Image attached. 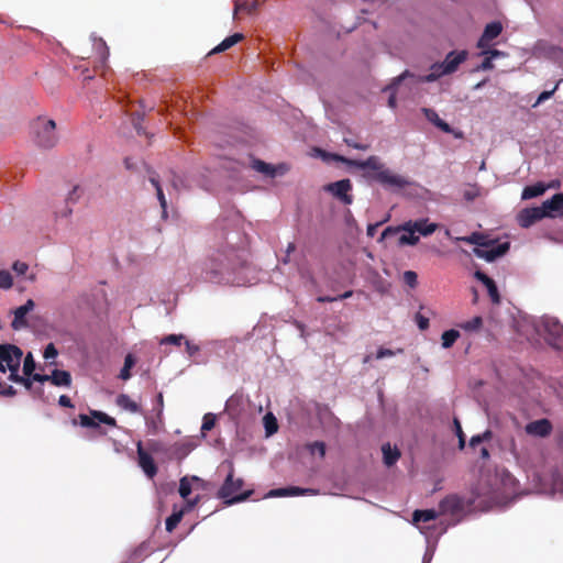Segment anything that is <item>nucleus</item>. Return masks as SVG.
<instances>
[{
	"label": "nucleus",
	"mask_w": 563,
	"mask_h": 563,
	"mask_svg": "<svg viewBox=\"0 0 563 563\" xmlns=\"http://www.w3.org/2000/svg\"><path fill=\"white\" fill-rule=\"evenodd\" d=\"M264 427L267 435H272L277 432L278 424L276 418L269 412L266 413L263 418Z\"/></svg>",
	"instance_id": "nucleus-38"
},
{
	"label": "nucleus",
	"mask_w": 563,
	"mask_h": 563,
	"mask_svg": "<svg viewBox=\"0 0 563 563\" xmlns=\"http://www.w3.org/2000/svg\"><path fill=\"white\" fill-rule=\"evenodd\" d=\"M32 379L33 382H38V383H44V382H47L51 378V375H45V374H37V373H32Z\"/></svg>",
	"instance_id": "nucleus-63"
},
{
	"label": "nucleus",
	"mask_w": 563,
	"mask_h": 563,
	"mask_svg": "<svg viewBox=\"0 0 563 563\" xmlns=\"http://www.w3.org/2000/svg\"><path fill=\"white\" fill-rule=\"evenodd\" d=\"M552 431V424L548 419H540L529 422L526 426V432L537 437H548Z\"/></svg>",
	"instance_id": "nucleus-17"
},
{
	"label": "nucleus",
	"mask_w": 563,
	"mask_h": 563,
	"mask_svg": "<svg viewBox=\"0 0 563 563\" xmlns=\"http://www.w3.org/2000/svg\"><path fill=\"white\" fill-rule=\"evenodd\" d=\"M415 320L420 330L424 331L429 328V319L421 313L418 312L415 317Z\"/></svg>",
	"instance_id": "nucleus-51"
},
{
	"label": "nucleus",
	"mask_w": 563,
	"mask_h": 563,
	"mask_svg": "<svg viewBox=\"0 0 563 563\" xmlns=\"http://www.w3.org/2000/svg\"><path fill=\"white\" fill-rule=\"evenodd\" d=\"M490 246L492 247L488 250L475 247L473 250V252L477 257L484 258L487 262H493L496 258L505 255L508 252L510 245L508 242H504V243H499L497 245H494V246L490 245Z\"/></svg>",
	"instance_id": "nucleus-11"
},
{
	"label": "nucleus",
	"mask_w": 563,
	"mask_h": 563,
	"mask_svg": "<svg viewBox=\"0 0 563 563\" xmlns=\"http://www.w3.org/2000/svg\"><path fill=\"white\" fill-rule=\"evenodd\" d=\"M49 378L55 386H69L71 383L69 372L62 369H54Z\"/></svg>",
	"instance_id": "nucleus-29"
},
{
	"label": "nucleus",
	"mask_w": 563,
	"mask_h": 563,
	"mask_svg": "<svg viewBox=\"0 0 563 563\" xmlns=\"http://www.w3.org/2000/svg\"><path fill=\"white\" fill-rule=\"evenodd\" d=\"M483 325V318L479 316L474 317L473 319L461 324V328L465 331H476L481 329Z\"/></svg>",
	"instance_id": "nucleus-41"
},
{
	"label": "nucleus",
	"mask_w": 563,
	"mask_h": 563,
	"mask_svg": "<svg viewBox=\"0 0 563 563\" xmlns=\"http://www.w3.org/2000/svg\"><path fill=\"white\" fill-rule=\"evenodd\" d=\"M456 241H463L468 244H474L481 247H489L494 241H488L486 236L479 232H474L468 236L456 238Z\"/></svg>",
	"instance_id": "nucleus-26"
},
{
	"label": "nucleus",
	"mask_w": 563,
	"mask_h": 563,
	"mask_svg": "<svg viewBox=\"0 0 563 563\" xmlns=\"http://www.w3.org/2000/svg\"><path fill=\"white\" fill-rule=\"evenodd\" d=\"M393 355H394V352L391 350L380 347L376 353V358L380 360L386 356H393Z\"/></svg>",
	"instance_id": "nucleus-62"
},
{
	"label": "nucleus",
	"mask_w": 563,
	"mask_h": 563,
	"mask_svg": "<svg viewBox=\"0 0 563 563\" xmlns=\"http://www.w3.org/2000/svg\"><path fill=\"white\" fill-rule=\"evenodd\" d=\"M90 416L79 415L80 424L85 428H98L99 423H104L110 427H117V420L113 417H110L106 412L91 410Z\"/></svg>",
	"instance_id": "nucleus-8"
},
{
	"label": "nucleus",
	"mask_w": 563,
	"mask_h": 563,
	"mask_svg": "<svg viewBox=\"0 0 563 563\" xmlns=\"http://www.w3.org/2000/svg\"><path fill=\"white\" fill-rule=\"evenodd\" d=\"M34 369H35V362H34L33 355L31 353H29L24 358L23 373L25 376H31L32 373L34 372Z\"/></svg>",
	"instance_id": "nucleus-45"
},
{
	"label": "nucleus",
	"mask_w": 563,
	"mask_h": 563,
	"mask_svg": "<svg viewBox=\"0 0 563 563\" xmlns=\"http://www.w3.org/2000/svg\"><path fill=\"white\" fill-rule=\"evenodd\" d=\"M32 132L34 134L35 143L43 148H52L57 143L56 123L54 120H48L38 117L32 122Z\"/></svg>",
	"instance_id": "nucleus-3"
},
{
	"label": "nucleus",
	"mask_w": 563,
	"mask_h": 563,
	"mask_svg": "<svg viewBox=\"0 0 563 563\" xmlns=\"http://www.w3.org/2000/svg\"><path fill=\"white\" fill-rule=\"evenodd\" d=\"M163 408H164V397H163V394L159 393L156 398V408H155L156 413H157V419L159 420V422H162Z\"/></svg>",
	"instance_id": "nucleus-55"
},
{
	"label": "nucleus",
	"mask_w": 563,
	"mask_h": 563,
	"mask_svg": "<svg viewBox=\"0 0 563 563\" xmlns=\"http://www.w3.org/2000/svg\"><path fill=\"white\" fill-rule=\"evenodd\" d=\"M233 473V467H231V471L225 477L223 485L218 492V497L224 499L225 504L228 505L244 501L253 494V490L240 492L244 484L243 479L234 478Z\"/></svg>",
	"instance_id": "nucleus-2"
},
{
	"label": "nucleus",
	"mask_w": 563,
	"mask_h": 563,
	"mask_svg": "<svg viewBox=\"0 0 563 563\" xmlns=\"http://www.w3.org/2000/svg\"><path fill=\"white\" fill-rule=\"evenodd\" d=\"M184 515H185L184 509H179V510L174 509L173 514L166 519V522H165L166 531L173 532L176 529V527L179 525V522L181 521Z\"/></svg>",
	"instance_id": "nucleus-34"
},
{
	"label": "nucleus",
	"mask_w": 563,
	"mask_h": 563,
	"mask_svg": "<svg viewBox=\"0 0 563 563\" xmlns=\"http://www.w3.org/2000/svg\"><path fill=\"white\" fill-rule=\"evenodd\" d=\"M162 424H163V421L159 422V420L157 419V416L155 418H151V419L146 418V426H147L150 432L153 434H156L159 431Z\"/></svg>",
	"instance_id": "nucleus-49"
},
{
	"label": "nucleus",
	"mask_w": 563,
	"mask_h": 563,
	"mask_svg": "<svg viewBox=\"0 0 563 563\" xmlns=\"http://www.w3.org/2000/svg\"><path fill=\"white\" fill-rule=\"evenodd\" d=\"M0 395L12 397L16 395V390L11 385L0 382Z\"/></svg>",
	"instance_id": "nucleus-54"
},
{
	"label": "nucleus",
	"mask_w": 563,
	"mask_h": 563,
	"mask_svg": "<svg viewBox=\"0 0 563 563\" xmlns=\"http://www.w3.org/2000/svg\"><path fill=\"white\" fill-rule=\"evenodd\" d=\"M541 208L544 209L545 217H553L554 212H560L563 209V194H555L552 198L543 201Z\"/></svg>",
	"instance_id": "nucleus-20"
},
{
	"label": "nucleus",
	"mask_w": 563,
	"mask_h": 563,
	"mask_svg": "<svg viewBox=\"0 0 563 563\" xmlns=\"http://www.w3.org/2000/svg\"><path fill=\"white\" fill-rule=\"evenodd\" d=\"M369 176L385 187L404 188L409 185V181L405 177L393 174L386 168H383V170H378L375 174H371Z\"/></svg>",
	"instance_id": "nucleus-7"
},
{
	"label": "nucleus",
	"mask_w": 563,
	"mask_h": 563,
	"mask_svg": "<svg viewBox=\"0 0 563 563\" xmlns=\"http://www.w3.org/2000/svg\"><path fill=\"white\" fill-rule=\"evenodd\" d=\"M349 164L363 170L369 169L373 172V174L377 173L378 170H383L384 168L383 164L379 162V158L376 156H369L365 161H349Z\"/></svg>",
	"instance_id": "nucleus-22"
},
{
	"label": "nucleus",
	"mask_w": 563,
	"mask_h": 563,
	"mask_svg": "<svg viewBox=\"0 0 563 563\" xmlns=\"http://www.w3.org/2000/svg\"><path fill=\"white\" fill-rule=\"evenodd\" d=\"M23 352L14 344H0V372L15 374L20 369Z\"/></svg>",
	"instance_id": "nucleus-4"
},
{
	"label": "nucleus",
	"mask_w": 563,
	"mask_h": 563,
	"mask_svg": "<svg viewBox=\"0 0 563 563\" xmlns=\"http://www.w3.org/2000/svg\"><path fill=\"white\" fill-rule=\"evenodd\" d=\"M401 231L405 233L399 236V245L418 244L419 235H417L416 230H413L412 228H407V221L397 227H387L382 233V239H385L388 235H393Z\"/></svg>",
	"instance_id": "nucleus-6"
},
{
	"label": "nucleus",
	"mask_w": 563,
	"mask_h": 563,
	"mask_svg": "<svg viewBox=\"0 0 563 563\" xmlns=\"http://www.w3.org/2000/svg\"><path fill=\"white\" fill-rule=\"evenodd\" d=\"M430 70H431L430 74H428L426 76H421L419 78V81H421V82H432V81L438 80L440 77H442L444 75H449L448 73H442V70H444L443 62L442 63H434L430 67Z\"/></svg>",
	"instance_id": "nucleus-28"
},
{
	"label": "nucleus",
	"mask_w": 563,
	"mask_h": 563,
	"mask_svg": "<svg viewBox=\"0 0 563 563\" xmlns=\"http://www.w3.org/2000/svg\"><path fill=\"white\" fill-rule=\"evenodd\" d=\"M474 276L477 280H479L481 283H483L485 285L493 303H499L500 295H499V291H498V288H497L495 282L481 271H476Z\"/></svg>",
	"instance_id": "nucleus-19"
},
{
	"label": "nucleus",
	"mask_w": 563,
	"mask_h": 563,
	"mask_svg": "<svg viewBox=\"0 0 563 563\" xmlns=\"http://www.w3.org/2000/svg\"><path fill=\"white\" fill-rule=\"evenodd\" d=\"M542 327L545 332V341L554 349L563 345V323L555 317H543Z\"/></svg>",
	"instance_id": "nucleus-5"
},
{
	"label": "nucleus",
	"mask_w": 563,
	"mask_h": 563,
	"mask_svg": "<svg viewBox=\"0 0 563 563\" xmlns=\"http://www.w3.org/2000/svg\"><path fill=\"white\" fill-rule=\"evenodd\" d=\"M318 490L313 488H300L296 486H290L286 488H276L272 489L267 496L268 497H286V496H301V495H317Z\"/></svg>",
	"instance_id": "nucleus-16"
},
{
	"label": "nucleus",
	"mask_w": 563,
	"mask_h": 563,
	"mask_svg": "<svg viewBox=\"0 0 563 563\" xmlns=\"http://www.w3.org/2000/svg\"><path fill=\"white\" fill-rule=\"evenodd\" d=\"M501 31L503 25L500 22L488 23L485 26L481 38L478 40L477 47L482 49L487 48L489 43L500 35Z\"/></svg>",
	"instance_id": "nucleus-15"
},
{
	"label": "nucleus",
	"mask_w": 563,
	"mask_h": 563,
	"mask_svg": "<svg viewBox=\"0 0 563 563\" xmlns=\"http://www.w3.org/2000/svg\"><path fill=\"white\" fill-rule=\"evenodd\" d=\"M58 404L62 406V407H67V408H73L74 405L71 402V399L66 396V395H62L58 399Z\"/></svg>",
	"instance_id": "nucleus-60"
},
{
	"label": "nucleus",
	"mask_w": 563,
	"mask_h": 563,
	"mask_svg": "<svg viewBox=\"0 0 563 563\" xmlns=\"http://www.w3.org/2000/svg\"><path fill=\"white\" fill-rule=\"evenodd\" d=\"M439 507L442 514L449 512L454 515L462 510L463 505L457 496L451 495L441 500Z\"/></svg>",
	"instance_id": "nucleus-21"
},
{
	"label": "nucleus",
	"mask_w": 563,
	"mask_h": 563,
	"mask_svg": "<svg viewBox=\"0 0 563 563\" xmlns=\"http://www.w3.org/2000/svg\"><path fill=\"white\" fill-rule=\"evenodd\" d=\"M241 253L243 251L231 247L229 251H223L217 257L211 258L206 269V279L210 283L221 284L224 271H233L243 263Z\"/></svg>",
	"instance_id": "nucleus-1"
},
{
	"label": "nucleus",
	"mask_w": 563,
	"mask_h": 563,
	"mask_svg": "<svg viewBox=\"0 0 563 563\" xmlns=\"http://www.w3.org/2000/svg\"><path fill=\"white\" fill-rule=\"evenodd\" d=\"M409 76H411V74L408 70H406L404 74L394 79L391 85L387 87V90H394L395 87H397L400 84V81H402L405 78Z\"/></svg>",
	"instance_id": "nucleus-57"
},
{
	"label": "nucleus",
	"mask_w": 563,
	"mask_h": 563,
	"mask_svg": "<svg viewBox=\"0 0 563 563\" xmlns=\"http://www.w3.org/2000/svg\"><path fill=\"white\" fill-rule=\"evenodd\" d=\"M479 68L483 70L493 69L494 68L493 58H490L488 55H486L484 60L482 62Z\"/></svg>",
	"instance_id": "nucleus-59"
},
{
	"label": "nucleus",
	"mask_w": 563,
	"mask_h": 563,
	"mask_svg": "<svg viewBox=\"0 0 563 563\" xmlns=\"http://www.w3.org/2000/svg\"><path fill=\"white\" fill-rule=\"evenodd\" d=\"M483 54L484 55H488L490 58H496V57H500V56H505V53L504 52H500L498 49H483Z\"/></svg>",
	"instance_id": "nucleus-61"
},
{
	"label": "nucleus",
	"mask_w": 563,
	"mask_h": 563,
	"mask_svg": "<svg viewBox=\"0 0 563 563\" xmlns=\"http://www.w3.org/2000/svg\"><path fill=\"white\" fill-rule=\"evenodd\" d=\"M438 512L434 509L415 510L412 515L413 522H429L438 518Z\"/></svg>",
	"instance_id": "nucleus-32"
},
{
	"label": "nucleus",
	"mask_w": 563,
	"mask_h": 563,
	"mask_svg": "<svg viewBox=\"0 0 563 563\" xmlns=\"http://www.w3.org/2000/svg\"><path fill=\"white\" fill-rule=\"evenodd\" d=\"M57 354H58V352H57L55 345L53 343H49L46 345L43 356L45 360H51V358H55L57 356Z\"/></svg>",
	"instance_id": "nucleus-53"
},
{
	"label": "nucleus",
	"mask_w": 563,
	"mask_h": 563,
	"mask_svg": "<svg viewBox=\"0 0 563 563\" xmlns=\"http://www.w3.org/2000/svg\"><path fill=\"white\" fill-rule=\"evenodd\" d=\"M13 285L12 275L8 271H0V288L10 289Z\"/></svg>",
	"instance_id": "nucleus-43"
},
{
	"label": "nucleus",
	"mask_w": 563,
	"mask_h": 563,
	"mask_svg": "<svg viewBox=\"0 0 563 563\" xmlns=\"http://www.w3.org/2000/svg\"><path fill=\"white\" fill-rule=\"evenodd\" d=\"M558 87H559V84H556L552 90H547V91L541 92L537 99V102L534 103V107L540 104L541 102L550 99L553 96L554 91L558 89Z\"/></svg>",
	"instance_id": "nucleus-52"
},
{
	"label": "nucleus",
	"mask_w": 563,
	"mask_h": 563,
	"mask_svg": "<svg viewBox=\"0 0 563 563\" xmlns=\"http://www.w3.org/2000/svg\"><path fill=\"white\" fill-rule=\"evenodd\" d=\"M260 7V2L256 0V1H253V2H236L235 5H234V12H233V18L235 19L238 13L243 11L247 14H253L257 11Z\"/></svg>",
	"instance_id": "nucleus-33"
},
{
	"label": "nucleus",
	"mask_w": 563,
	"mask_h": 563,
	"mask_svg": "<svg viewBox=\"0 0 563 563\" xmlns=\"http://www.w3.org/2000/svg\"><path fill=\"white\" fill-rule=\"evenodd\" d=\"M422 112L424 113L426 118L441 131L445 133L452 132L450 124L443 121L433 109L423 108Z\"/></svg>",
	"instance_id": "nucleus-25"
},
{
	"label": "nucleus",
	"mask_w": 563,
	"mask_h": 563,
	"mask_svg": "<svg viewBox=\"0 0 563 563\" xmlns=\"http://www.w3.org/2000/svg\"><path fill=\"white\" fill-rule=\"evenodd\" d=\"M407 228H412L413 230H416L417 233H419L422 236H429L437 231L438 224L430 222L429 219L424 218L407 221Z\"/></svg>",
	"instance_id": "nucleus-18"
},
{
	"label": "nucleus",
	"mask_w": 563,
	"mask_h": 563,
	"mask_svg": "<svg viewBox=\"0 0 563 563\" xmlns=\"http://www.w3.org/2000/svg\"><path fill=\"white\" fill-rule=\"evenodd\" d=\"M468 53L467 51H452L443 60L444 70L442 73L453 74L457 70L459 66L467 59Z\"/></svg>",
	"instance_id": "nucleus-13"
},
{
	"label": "nucleus",
	"mask_w": 563,
	"mask_h": 563,
	"mask_svg": "<svg viewBox=\"0 0 563 563\" xmlns=\"http://www.w3.org/2000/svg\"><path fill=\"white\" fill-rule=\"evenodd\" d=\"M135 360L132 354H128L124 358V365L120 371L119 377L123 380H128L131 377V368L134 366Z\"/></svg>",
	"instance_id": "nucleus-37"
},
{
	"label": "nucleus",
	"mask_w": 563,
	"mask_h": 563,
	"mask_svg": "<svg viewBox=\"0 0 563 563\" xmlns=\"http://www.w3.org/2000/svg\"><path fill=\"white\" fill-rule=\"evenodd\" d=\"M9 379L13 383L22 384L27 390H31L33 385L32 376H21L19 372L13 375H9Z\"/></svg>",
	"instance_id": "nucleus-40"
},
{
	"label": "nucleus",
	"mask_w": 563,
	"mask_h": 563,
	"mask_svg": "<svg viewBox=\"0 0 563 563\" xmlns=\"http://www.w3.org/2000/svg\"><path fill=\"white\" fill-rule=\"evenodd\" d=\"M252 166L256 172L266 176L274 177L276 175V168L261 159H254Z\"/></svg>",
	"instance_id": "nucleus-35"
},
{
	"label": "nucleus",
	"mask_w": 563,
	"mask_h": 563,
	"mask_svg": "<svg viewBox=\"0 0 563 563\" xmlns=\"http://www.w3.org/2000/svg\"><path fill=\"white\" fill-rule=\"evenodd\" d=\"M382 451L384 463L387 466H393L400 457V451L396 446L391 448L389 443L384 444Z\"/></svg>",
	"instance_id": "nucleus-27"
},
{
	"label": "nucleus",
	"mask_w": 563,
	"mask_h": 563,
	"mask_svg": "<svg viewBox=\"0 0 563 563\" xmlns=\"http://www.w3.org/2000/svg\"><path fill=\"white\" fill-rule=\"evenodd\" d=\"M459 338H460V332L457 330L451 329V330L444 331L441 336L442 346L444 349H450Z\"/></svg>",
	"instance_id": "nucleus-36"
},
{
	"label": "nucleus",
	"mask_w": 563,
	"mask_h": 563,
	"mask_svg": "<svg viewBox=\"0 0 563 563\" xmlns=\"http://www.w3.org/2000/svg\"><path fill=\"white\" fill-rule=\"evenodd\" d=\"M545 217V211L541 207L528 208L519 213L518 221L522 228H529L537 221Z\"/></svg>",
	"instance_id": "nucleus-14"
},
{
	"label": "nucleus",
	"mask_w": 563,
	"mask_h": 563,
	"mask_svg": "<svg viewBox=\"0 0 563 563\" xmlns=\"http://www.w3.org/2000/svg\"><path fill=\"white\" fill-rule=\"evenodd\" d=\"M307 449L311 454L318 453L320 457L325 455V444L322 441H314L307 444Z\"/></svg>",
	"instance_id": "nucleus-42"
},
{
	"label": "nucleus",
	"mask_w": 563,
	"mask_h": 563,
	"mask_svg": "<svg viewBox=\"0 0 563 563\" xmlns=\"http://www.w3.org/2000/svg\"><path fill=\"white\" fill-rule=\"evenodd\" d=\"M179 495L184 498V499H187L188 496L191 494V484L190 482L186 478V477H183L179 482Z\"/></svg>",
	"instance_id": "nucleus-46"
},
{
	"label": "nucleus",
	"mask_w": 563,
	"mask_h": 563,
	"mask_svg": "<svg viewBox=\"0 0 563 563\" xmlns=\"http://www.w3.org/2000/svg\"><path fill=\"white\" fill-rule=\"evenodd\" d=\"M217 417L216 415L208 412L203 416L202 419V426H201V433L205 437L207 431H210L213 429L216 424Z\"/></svg>",
	"instance_id": "nucleus-39"
},
{
	"label": "nucleus",
	"mask_w": 563,
	"mask_h": 563,
	"mask_svg": "<svg viewBox=\"0 0 563 563\" xmlns=\"http://www.w3.org/2000/svg\"><path fill=\"white\" fill-rule=\"evenodd\" d=\"M352 189V185L350 179H342L327 186V190L332 192L334 197L340 199L345 205H351L353 201V197L349 195V191Z\"/></svg>",
	"instance_id": "nucleus-10"
},
{
	"label": "nucleus",
	"mask_w": 563,
	"mask_h": 563,
	"mask_svg": "<svg viewBox=\"0 0 563 563\" xmlns=\"http://www.w3.org/2000/svg\"><path fill=\"white\" fill-rule=\"evenodd\" d=\"M150 181L156 189V196H157V199L162 207L163 217H166L167 216V201H166L165 195L163 192V189L161 187V184L158 181V178L154 173L150 176Z\"/></svg>",
	"instance_id": "nucleus-31"
},
{
	"label": "nucleus",
	"mask_w": 563,
	"mask_h": 563,
	"mask_svg": "<svg viewBox=\"0 0 563 563\" xmlns=\"http://www.w3.org/2000/svg\"><path fill=\"white\" fill-rule=\"evenodd\" d=\"M84 190L80 186H74V188L69 191L66 201L69 203H76L80 197L82 196Z\"/></svg>",
	"instance_id": "nucleus-47"
},
{
	"label": "nucleus",
	"mask_w": 563,
	"mask_h": 563,
	"mask_svg": "<svg viewBox=\"0 0 563 563\" xmlns=\"http://www.w3.org/2000/svg\"><path fill=\"white\" fill-rule=\"evenodd\" d=\"M115 405L131 413H140L142 411L141 406L136 401L132 400L126 394L118 395L115 398Z\"/></svg>",
	"instance_id": "nucleus-23"
},
{
	"label": "nucleus",
	"mask_w": 563,
	"mask_h": 563,
	"mask_svg": "<svg viewBox=\"0 0 563 563\" xmlns=\"http://www.w3.org/2000/svg\"><path fill=\"white\" fill-rule=\"evenodd\" d=\"M34 307H35V303L32 299H27L24 305L18 307L13 311L14 318L11 323V327L14 330H20L22 328H26L27 327L26 314L29 312H31L34 309Z\"/></svg>",
	"instance_id": "nucleus-12"
},
{
	"label": "nucleus",
	"mask_w": 563,
	"mask_h": 563,
	"mask_svg": "<svg viewBox=\"0 0 563 563\" xmlns=\"http://www.w3.org/2000/svg\"><path fill=\"white\" fill-rule=\"evenodd\" d=\"M29 266L27 264L23 263V262H15L13 264V269L19 274V275H23L26 273Z\"/></svg>",
	"instance_id": "nucleus-58"
},
{
	"label": "nucleus",
	"mask_w": 563,
	"mask_h": 563,
	"mask_svg": "<svg viewBox=\"0 0 563 563\" xmlns=\"http://www.w3.org/2000/svg\"><path fill=\"white\" fill-rule=\"evenodd\" d=\"M136 452L140 467L148 478H154L157 474V466L152 455L143 449L141 441L137 443Z\"/></svg>",
	"instance_id": "nucleus-9"
},
{
	"label": "nucleus",
	"mask_w": 563,
	"mask_h": 563,
	"mask_svg": "<svg viewBox=\"0 0 563 563\" xmlns=\"http://www.w3.org/2000/svg\"><path fill=\"white\" fill-rule=\"evenodd\" d=\"M547 190V186L543 183H537L531 186L525 187L521 194L522 199H532L543 195Z\"/></svg>",
	"instance_id": "nucleus-30"
},
{
	"label": "nucleus",
	"mask_w": 563,
	"mask_h": 563,
	"mask_svg": "<svg viewBox=\"0 0 563 563\" xmlns=\"http://www.w3.org/2000/svg\"><path fill=\"white\" fill-rule=\"evenodd\" d=\"M195 448V444L190 441L184 442L176 448V452L180 454L181 456L187 455L189 452L192 451Z\"/></svg>",
	"instance_id": "nucleus-50"
},
{
	"label": "nucleus",
	"mask_w": 563,
	"mask_h": 563,
	"mask_svg": "<svg viewBox=\"0 0 563 563\" xmlns=\"http://www.w3.org/2000/svg\"><path fill=\"white\" fill-rule=\"evenodd\" d=\"M244 38V35L242 33H234L228 37H225L219 45H217L210 53L209 55H212V54H218V53H222L229 48H231L232 46H234L235 44H238L239 42H241L242 40Z\"/></svg>",
	"instance_id": "nucleus-24"
},
{
	"label": "nucleus",
	"mask_w": 563,
	"mask_h": 563,
	"mask_svg": "<svg viewBox=\"0 0 563 563\" xmlns=\"http://www.w3.org/2000/svg\"><path fill=\"white\" fill-rule=\"evenodd\" d=\"M453 426H454V431H455V434L457 438L462 437V435H465L463 430H462V426H461V422L457 418H454L453 419Z\"/></svg>",
	"instance_id": "nucleus-64"
},
{
	"label": "nucleus",
	"mask_w": 563,
	"mask_h": 563,
	"mask_svg": "<svg viewBox=\"0 0 563 563\" xmlns=\"http://www.w3.org/2000/svg\"><path fill=\"white\" fill-rule=\"evenodd\" d=\"M185 340V336L183 334H169L164 336L161 341V345L165 344H174V345H180L183 341Z\"/></svg>",
	"instance_id": "nucleus-44"
},
{
	"label": "nucleus",
	"mask_w": 563,
	"mask_h": 563,
	"mask_svg": "<svg viewBox=\"0 0 563 563\" xmlns=\"http://www.w3.org/2000/svg\"><path fill=\"white\" fill-rule=\"evenodd\" d=\"M404 282L411 288H415L418 284V275L413 271H406L404 273Z\"/></svg>",
	"instance_id": "nucleus-48"
},
{
	"label": "nucleus",
	"mask_w": 563,
	"mask_h": 563,
	"mask_svg": "<svg viewBox=\"0 0 563 563\" xmlns=\"http://www.w3.org/2000/svg\"><path fill=\"white\" fill-rule=\"evenodd\" d=\"M186 345V352L189 356H194L199 352V346L188 340L183 341Z\"/></svg>",
	"instance_id": "nucleus-56"
}]
</instances>
